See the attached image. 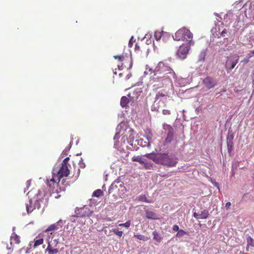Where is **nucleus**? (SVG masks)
<instances>
[{
  "mask_svg": "<svg viewBox=\"0 0 254 254\" xmlns=\"http://www.w3.org/2000/svg\"><path fill=\"white\" fill-rule=\"evenodd\" d=\"M51 244H52L53 246L56 247L59 243L58 240L57 239H54L53 241H51Z\"/></svg>",
  "mask_w": 254,
  "mask_h": 254,
  "instance_id": "obj_35",
  "label": "nucleus"
},
{
  "mask_svg": "<svg viewBox=\"0 0 254 254\" xmlns=\"http://www.w3.org/2000/svg\"><path fill=\"white\" fill-rule=\"evenodd\" d=\"M69 174V170L67 165L62 164L60 170L58 172L57 176L58 177V181L60 182V179L64 177H67Z\"/></svg>",
  "mask_w": 254,
  "mask_h": 254,
  "instance_id": "obj_6",
  "label": "nucleus"
},
{
  "mask_svg": "<svg viewBox=\"0 0 254 254\" xmlns=\"http://www.w3.org/2000/svg\"><path fill=\"white\" fill-rule=\"evenodd\" d=\"M134 237L140 240L146 241L149 240V238L142 235H135L134 236Z\"/></svg>",
  "mask_w": 254,
  "mask_h": 254,
  "instance_id": "obj_24",
  "label": "nucleus"
},
{
  "mask_svg": "<svg viewBox=\"0 0 254 254\" xmlns=\"http://www.w3.org/2000/svg\"><path fill=\"white\" fill-rule=\"evenodd\" d=\"M152 234L153 235V239L155 241L158 243H160L161 241L162 238L157 231H153Z\"/></svg>",
  "mask_w": 254,
  "mask_h": 254,
  "instance_id": "obj_15",
  "label": "nucleus"
},
{
  "mask_svg": "<svg viewBox=\"0 0 254 254\" xmlns=\"http://www.w3.org/2000/svg\"><path fill=\"white\" fill-rule=\"evenodd\" d=\"M203 83L206 87L209 89L213 88L217 85V81L215 79L210 77H207L203 80Z\"/></svg>",
  "mask_w": 254,
  "mask_h": 254,
  "instance_id": "obj_9",
  "label": "nucleus"
},
{
  "mask_svg": "<svg viewBox=\"0 0 254 254\" xmlns=\"http://www.w3.org/2000/svg\"><path fill=\"white\" fill-rule=\"evenodd\" d=\"M252 54V53L248 54L247 55V58H248V59H249L250 58H251L253 56Z\"/></svg>",
  "mask_w": 254,
  "mask_h": 254,
  "instance_id": "obj_45",
  "label": "nucleus"
},
{
  "mask_svg": "<svg viewBox=\"0 0 254 254\" xmlns=\"http://www.w3.org/2000/svg\"><path fill=\"white\" fill-rule=\"evenodd\" d=\"M231 204L230 202H228L225 204V208L227 210L229 209L230 208V207L231 206Z\"/></svg>",
  "mask_w": 254,
  "mask_h": 254,
  "instance_id": "obj_41",
  "label": "nucleus"
},
{
  "mask_svg": "<svg viewBox=\"0 0 254 254\" xmlns=\"http://www.w3.org/2000/svg\"><path fill=\"white\" fill-rule=\"evenodd\" d=\"M129 102H131L129 98L123 96L121 99L120 105L123 108L127 107Z\"/></svg>",
  "mask_w": 254,
  "mask_h": 254,
  "instance_id": "obj_12",
  "label": "nucleus"
},
{
  "mask_svg": "<svg viewBox=\"0 0 254 254\" xmlns=\"http://www.w3.org/2000/svg\"><path fill=\"white\" fill-rule=\"evenodd\" d=\"M20 243V238L15 233L12 234L10 237V245L12 244H19Z\"/></svg>",
  "mask_w": 254,
  "mask_h": 254,
  "instance_id": "obj_11",
  "label": "nucleus"
},
{
  "mask_svg": "<svg viewBox=\"0 0 254 254\" xmlns=\"http://www.w3.org/2000/svg\"><path fill=\"white\" fill-rule=\"evenodd\" d=\"M193 34L185 27L179 29L173 36V39L176 41H186L190 45H193L194 42L192 40Z\"/></svg>",
  "mask_w": 254,
  "mask_h": 254,
  "instance_id": "obj_3",
  "label": "nucleus"
},
{
  "mask_svg": "<svg viewBox=\"0 0 254 254\" xmlns=\"http://www.w3.org/2000/svg\"><path fill=\"white\" fill-rule=\"evenodd\" d=\"M173 230L174 231H178L180 230L178 225H174L173 227Z\"/></svg>",
  "mask_w": 254,
  "mask_h": 254,
  "instance_id": "obj_38",
  "label": "nucleus"
},
{
  "mask_svg": "<svg viewBox=\"0 0 254 254\" xmlns=\"http://www.w3.org/2000/svg\"><path fill=\"white\" fill-rule=\"evenodd\" d=\"M132 160L133 161L138 162L141 164L144 163V161L142 160V157L141 156H134L132 157Z\"/></svg>",
  "mask_w": 254,
  "mask_h": 254,
  "instance_id": "obj_20",
  "label": "nucleus"
},
{
  "mask_svg": "<svg viewBox=\"0 0 254 254\" xmlns=\"http://www.w3.org/2000/svg\"><path fill=\"white\" fill-rule=\"evenodd\" d=\"M239 60V56H235L233 59L228 60L226 63V68L229 70H232L238 63Z\"/></svg>",
  "mask_w": 254,
  "mask_h": 254,
  "instance_id": "obj_10",
  "label": "nucleus"
},
{
  "mask_svg": "<svg viewBox=\"0 0 254 254\" xmlns=\"http://www.w3.org/2000/svg\"><path fill=\"white\" fill-rule=\"evenodd\" d=\"M7 250H10V249H11V248H8V247H7Z\"/></svg>",
  "mask_w": 254,
  "mask_h": 254,
  "instance_id": "obj_48",
  "label": "nucleus"
},
{
  "mask_svg": "<svg viewBox=\"0 0 254 254\" xmlns=\"http://www.w3.org/2000/svg\"><path fill=\"white\" fill-rule=\"evenodd\" d=\"M141 93L139 89L131 90L128 93L127 96L130 99L131 102L133 103L137 100Z\"/></svg>",
  "mask_w": 254,
  "mask_h": 254,
  "instance_id": "obj_7",
  "label": "nucleus"
},
{
  "mask_svg": "<svg viewBox=\"0 0 254 254\" xmlns=\"http://www.w3.org/2000/svg\"><path fill=\"white\" fill-rule=\"evenodd\" d=\"M163 34V31H161V32L159 31H155L154 33V37H155V39L157 41L160 40Z\"/></svg>",
  "mask_w": 254,
  "mask_h": 254,
  "instance_id": "obj_19",
  "label": "nucleus"
},
{
  "mask_svg": "<svg viewBox=\"0 0 254 254\" xmlns=\"http://www.w3.org/2000/svg\"><path fill=\"white\" fill-rule=\"evenodd\" d=\"M118 137V135H117V134H116V135H115L114 136V139L115 140L116 139V138H117Z\"/></svg>",
  "mask_w": 254,
  "mask_h": 254,
  "instance_id": "obj_47",
  "label": "nucleus"
},
{
  "mask_svg": "<svg viewBox=\"0 0 254 254\" xmlns=\"http://www.w3.org/2000/svg\"><path fill=\"white\" fill-rule=\"evenodd\" d=\"M162 114L164 115H169L171 114V111L169 110L164 109L162 111Z\"/></svg>",
  "mask_w": 254,
  "mask_h": 254,
  "instance_id": "obj_34",
  "label": "nucleus"
},
{
  "mask_svg": "<svg viewBox=\"0 0 254 254\" xmlns=\"http://www.w3.org/2000/svg\"><path fill=\"white\" fill-rule=\"evenodd\" d=\"M59 252V250L58 249L53 248L50 251H49V254H57Z\"/></svg>",
  "mask_w": 254,
  "mask_h": 254,
  "instance_id": "obj_32",
  "label": "nucleus"
},
{
  "mask_svg": "<svg viewBox=\"0 0 254 254\" xmlns=\"http://www.w3.org/2000/svg\"><path fill=\"white\" fill-rule=\"evenodd\" d=\"M130 221H127L125 223H121L119 224V226H124L127 228L129 227L130 226Z\"/></svg>",
  "mask_w": 254,
  "mask_h": 254,
  "instance_id": "obj_31",
  "label": "nucleus"
},
{
  "mask_svg": "<svg viewBox=\"0 0 254 254\" xmlns=\"http://www.w3.org/2000/svg\"><path fill=\"white\" fill-rule=\"evenodd\" d=\"M132 39H133V38L132 37V38L130 39V41H129V43H128V47H132Z\"/></svg>",
  "mask_w": 254,
  "mask_h": 254,
  "instance_id": "obj_44",
  "label": "nucleus"
},
{
  "mask_svg": "<svg viewBox=\"0 0 254 254\" xmlns=\"http://www.w3.org/2000/svg\"><path fill=\"white\" fill-rule=\"evenodd\" d=\"M189 43L183 44L180 46L179 50L177 52V55L181 59H185L187 57V54L190 49Z\"/></svg>",
  "mask_w": 254,
  "mask_h": 254,
  "instance_id": "obj_5",
  "label": "nucleus"
},
{
  "mask_svg": "<svg viewBox=\"0 0 254 254\" xmlns=\"http://www.w3.org/2000/svg\"><path fill=\"white\" fill-rule=\"evenodd\" d=\"M26 184H27V186H29L30 185V181L28 180L26 182Z\"/></svg>",
  "mask_w": 254,
  "mask_h": 254,
  "instance_id": "obj_46",
  "label": "nucleus"
},
{
  "mask_svg": "<svg viewBox=\"0 0 254 254\" xmlns=\"http://www.w3.org/2000/svg\"><path fill=\"white\" fill-rule=\"evenodd\" d=\"M135 51L137 53H139L140 51V47L137 44L135 45Z\"/></svg>",
  "mask_w": 254,
  "mask_h": 254,
  "instance_id": "obj_39",
  "label": "nucleus"
},
{
  "mask_svg": "<svg viewBox=\"0 0 254 254\" xmlns=\"http://www.w3.org/2000/svg\"><path fill=\"white\" fill-rule=\"evenodd\" d=\"M43 199V196L39 193H37L32 198H30L29 203L26 204L27 213H31L36 209H40Z\"/></svg>",
  "mask_w": 254,
  "mask_h": 254,
  "instance_id": "obj_4",
  "label": "nucleus"
},
{
  "mask_svg": "<svg viewBox=\"0 0 254 254\" xmlns=\"http://www.w3.org/2000/svg\"><path fill=\"white\" fill-rule=\"evenodd\" d=\"M112 231L118 236L121 237L123 235V232L121 231H119L117 229H113Z\"/></svg>",
  "mask_w": 254,
  "mask_h": 254,
  "instance_id": "obj_30",
  "label": "nucleus"
},
{
  "mask_svg": "<svg viewBox=\"0 0 254 254\" xmlns=\"http://www.w3.org/2000/svg\"><path fill=\"white\" fill-rule=\"evenodd\" d=\"M151 81L154 87L156 88H162L172 82V78H176V74L173 69L163 62H159L154 70L149 68Z\"/></svg>",
  "mask_w": 254,
  "mask_h": 254,
  "instance_id": "obj_1",
  "label": "nucleus"
},
{
  "mask_svg": "<svg viewBox=\"0 0 254 254\" xmlns=\"http://www.w3.org/2000/svg\"><path fill=\"white\" fill-rule=\"evenodd\" d=\"M115 145H117V143H116L115 144Z\"/></svg>",
  "mask_w": 254,
  "mask_h": 254,
  "instance_id": "obj_49",
  "label": "nucleus"
},
{
  "mask_svg": "<svg viewBox=\"0 0 254 254\" xmlns=\"http://www.w3.org/2000/svg\"><path fill=\"white\" fill-rule=\"evenodd\" d=\"M209 212L207 210H203L200 214H199V219H206L209 216Z\"/></svg>",
  "mask_w": 254,
  "mask_h": 254,
  "instance_id": "obj_17",
  "label": "nucleus"
},
{
  "mask_svg": "<svg viewBox=\"0 0 254 254\" xmlns=\"http://www.w3.org/2000/svg\"><path fill=\"white\" fill-rule=\"evenodd\" d=\"M103 194V191L102 190L98 189L96 190H95L92 194L93 196L99 197L102 195Z\"/></svg>",
  "mask_w": 254,
  "mask_h": 254,
  "instance_id": "obj_23",
  "label": "nucleus"
},
{
  "mask_svg": "<svg viewBox=\"0 0 254 254\" xmlns=\"http://www.w3.org/2000/svg\"><path fill=\"white\" fill-rule=\"evenodd\" d=\"M144 156L152 160L156 164L168 167H175L178 163V159L169 153H147Z\"/></svg>",
  "mask_w": 254,
  "mask_h": 254,
  "instance_id": "obj_2",
  "label": "nucleus"
},
{
  "mask_svg": "<svg viewBox=\"0 0 254 254\" xmlns=\"http://www.w3.org/2000/svg\"><path fill=\"white\" fill-rule=\"evenodd\" d=\"M142 165H144V168L146 169H151L153 167V164L150 162H146L144 161V163H143Z\"/></svg>",
  "mask_w": 254,
  "mask_h": 254,
  "instance_id": "obj_26",
  "label": "nucleus"
},
{
  "mask_svg": "<svg viewBox=\"0 0 254 254\" xmlns=\"http://www.w3.org/2000/svg\"><path fill=\"white\" fill-rule=\"evenodd\" d=\"M44 242V239L43 238H40L38 240H35L34 244L33 246L34 248H36L39 246L42 245Z\"/></svg>",
  "mask_w": 254,
  "mask_h": 254,
  "instance_id": "obj_21",
  "label": "nucleus"
},
{
  "mask_svg": "<svg viewBox=\"0 0 254 254\" xmlns=\"http://www.w3.org/2000/svg\"><path fill=\"white\" fill-rule=\"evenodd\" d=\"M146 217L148 219H156L157 216L156 214L152 211H149L148 210H145Z\"/></svg>",
  "mask_w": 254,
  "mask_h": 254,
  "instance_id": "obj_13",
  "label": "nucleus"
},
{
  "mask_svg": "<svg viewBox=\"0 0 254 254\" xmlns=\"http://www.w3.org/2000/svg\"><path fill=\"white\" fill-rule=\"evenodd\" d=\"M166 96V95L164 93L159 92L156 94L155 100H161L163 98L165 97Z\"/></svg>",
  "mask_w": 254,
  "mask_h": 254,
  "instance_id": "obj_22",
  "label": "nucleus"
},
{
  "mask_svg": "<svg viewBox=\"0 0 254 254\" xmlns=\"http://www.w3.org/2000/svg\"><path fill=\"white\" fill-rule=\"evenodd\" d=\"M193 217H195V218H196V219H199V214H198V213H196V212H194V213H193Z\"/></svg>",
  "mask_w": 254,
  "mask_h": 254,
  "instance_id": "obj_43",
  "label": "nucleus"
},
{
  "mask_svg": "<svg viewBox=\"0 0 254 254\" xmlns=\"http://www.w3.org/2000/svg\"><path fill=\"white\" fill-rule=\"evenodd\" d=\"M57 229V226L56 224H53L50 225L48 228L47 229L46 231H51L55 230Z\"/></svg>",
  "mask_w": 254,
  "mask_h": 254,
  "instance_id": "obj_29",
  "label": "nucleus"
},
{
  "mask_svg": "<svg viewBox=\"0 0 254 254\" xmlns=\"http://www.w3.org/2000/svg\"><path fill=\"white\" fill-rule=\"evenodd\" d=\"M53 248H54V246H53L52 244H51V242H50L49 241L48 242V247H47L46 251L48 252L49 251H50V250H51Z\"/></svg>",
  "mask_w": 254,
  "mask_h": 254,
  "instance_id": "obj_33",
  "label": "nucleus"
},
{
  "mask_svg": "<svg viewBox=\"0 0 254 254\" xmlns=\"http://www.w3.org/2000/svg\"><path fill=\"white\" fill-rule=\"evenodd\" d=\"M186 234H187V232L185 231H184L182 229H180L178 231V233H177L176 237H183V236H184Z\"/></svg>",
  "mask_w": 254,
  "mask_h": 254,
  "instance_id": "obj_28",
  "label": "nucleus"
},
{
  "mask_svg": "<svg viewBox=\"0 0 254 254\" xmlns=\"http://www.w3.org/2000/svg\"><path fill=\"white\" fill-rule=\"evenodd\" d=\"M59 183V182H58V183H57L56 182V181L55 180V179L53 177V178L51 179H50V180H47L46 183H47V185L48 186V187L51 191H52L53 193H55V192L58 193V190L57 189L55 190V188H56V187H58Z\"/></svg>",
  "mask_w": 254,
  "mask_h": 254,
  "instance_id": "obj_8",
  "label": "nucleus"
},
{
  "mask_svg": "<svg viewBox=\"0 0 254 254\" xmlns=\"http://www.w3.org/2000/svg\"><path fill=\"white\" fill-rule=\"evenodd\" d=\"M233 139L234 135L232 133H230L229 132L226 138V142H233Z\"/></svg>",
  "mask_w": 254,
  "mask_h": 254,
  "instance_id": "obj_27",
  "label": "nucleus"
},
{
  "mask_svg": "<svg viewBox=\"0 0 254 254\" xmlns=\"http://www.w3.org/2000/svg\"><path fill=\"white\" fill-rule=\"evenodd\" d=\"M138 200L140 201L145 202L147 203H151L153 202L152 200H149L147 198L145 194H141L139 195L138 198Z\"/></svg>",
  "mask_w": 254,
  "mask_h": 254,
  "instance_id": "obj_16",
  "label": "nucleus"
},
{
  "mask_svg": "<svg viewBox=\"0 0 254 254\" xmlns=\"http://www.w3.org/2000/svg\"><path fill=\"white\" fill-rule=\"evenodd\" d=\"M69 157H66L63 161L62 164L67 165L68 166V161L69 160Z\"/></svg>",
  "mask_w": 254,
  "mask_h": 254,
  "instance_id": "obj_36",
  "label": "nucleus"
},
{
  "mask_svg": "<svg viewBox=\"0 0 254 254\" xmlns=\"http://www.w3.org/2000/svg\"><path fill=\"white\" fill-rule=\"evenodd\" d=\"M174 138V134L172 132H169L168 133L166 138L164 141V144L166 145L170 143Z\"/></svg>",
  "mask_w": 254,
  "mask_h": 254,
  "instance_id": "obj_14",
  "label": "nucleus"
},
{
  "mask_svg": "<svg viewBox=\"0 0 254 254\" xmlns=\"http://www.w3.org/2000/svg\"><path fill=\"white\" fill-rule=\"evenodd\" d=\"M114 58L116 59H118L119 61H122L124 57L123 56H115Z\"/></svg>",
  "mask_w": 254,
  "mask_h": 254,
  "instance_id": "obj_37",
  "label": "nucleus"
},
{
  "mask_svg": "<svg viewBox=\"0 0 254 254\" xmlns=\"http://www.w3.org/2000/svg\"><path fill=\"white\" fill-rule=\"evenodd\" d=\"M227 33V30L226 29H224L220 33V35L222 37L225 36V34H226Z\"/></svg>",
  "mask_w": 254,
  "mask_h": 254,
  "instance_id": "obj_40",
  "label": "nucleus"
},
{
  "mask_svg": "<svg viewBox=\"0 0 254 254\" xmlns=\"http://www.w3.org/2000/svg\"><path fill=\"white\" fill-rule=\"evenodd\" d=\"M249 59H248V58H247V57L241 61L242 63H244V64H247L248 63H249Z\"/></svg>",
  "mask_w": 254,
  "mask_h": 254,
  "instance_id": "obj_42",
  "label": "nucleus"
},
{
  "mask_svg": "<svg viewBox=\"0 0 254 254\" xmlns=\"http://www.w3.org/2000/svg\"><path fill=\"white\" fill-rule=\"evenodd\" d=\"M247 250L248 251V247L251 246H252V247H254V240L253 239V238L250 237V236H249L248 237H247Z\"/></svg>",
  "mask_w": 254,
  "mask_h": 254,
  "instance_id": "obj_18",
  "label": "nucleus"
},
{
  "mask_svg": "<svg viewBox=\"0 0 254 254\" xmlns=\"http://www.w3.org/2000/svg\"><path fill=\"white\" fill-rule=\"evenodd\" d=\"M227 149L229 153H231L233 149L234 143L233 142H227Z\"/></svg>",
  "mask_w": 254,
  "mask_h": 254,
  "instance_id": "obj_25",
  "label": "nucleus"
}]
</instances>
